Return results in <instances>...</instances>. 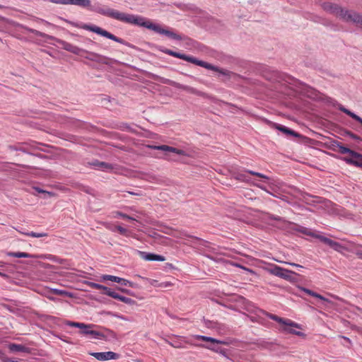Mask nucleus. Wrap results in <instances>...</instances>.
I'll return each instance as SVG.
<instances>
[{"instance_id": "nucleus-1", "label": "nucleus", "mask_w": 362, "mask_h": 362, "mask_svg": "<svg viewBox=\"0 0 362 362\" xmlns=\"http://www.w3.org/2000/svg\"><path fill=\"white\" fill-rule=\"evenodd\" d=\"M69 5L78 6L126 23L146 28L172 40L177 41L187 40L190 45L195 43L194 41L187 36L175 33L173 28H163L159 24L154 23L145 17L120 12L108 6H103L99 2H95L92 4L90 0H69Z\"/></svg>"}, {"instance_id": "nucleus-2", "label": "nucleus", "mask_w": 362, "mask_h": 362, "mask_svg": "<svg viewBox=\"0 0 362 362\" xmlns=\"http://www.w3.org/2000/svg\"><path fill=\"white\" fill-rule=\"evenodd\" d=\"M161 52L166 54H168L170 56H172V57H176L178 59H181L186 62H190V63L196 64L197 66H199L201 67H204L206 69L218 72L219 74H221L223 76H230V75L233 74V73L231 71H230L227 69H220L218 66H216L211 64L207 63V62L202 61V60H199L192 56L186 55L185 54L173 51V50L167 49V48L161 49Z\"/></svg>"}, {"instance_id": "nucleus-3", "label": "nucleus", "mask_w": 362, "mask_h": 362, "mask_svg": "<svg viewBox=\"0 0 362 362\" xmlns=\"http://www.w3.org/2000/svg\"><path fill=\"white\" fill-rule=\"evenodd\" d=\"M323 8L325 11L336 15L344 21L362 25V17L354 11L344 10L338 5L332 3H325Z\"/></svg>"}, {"instance_id": "nucleus-4", "label": "nucleus", "mask_w": 362, "mask_h": 362, "mask_svg": "<svg viewBox=\"0 0 362 362\" xmlns=\"http://www.w3.org/2000/svg\"><path fill=\"white\" fill-rule=\"evenodd\" d=\"M295 230L299 233L320 240L321 242L329 245L331 248L336 251H340L343 248L341 245L338 242L334 241L328 238H326L320 235L319 233L313 232L308 228L301 226H297Z\"/></svg>"}, {"instance_id": "nucleus-5", "label": "nucleus", "mask_w": 362, "mask_h": 362, "mask_svg": "<svg viewBox=\"0 0 362 362\" xmlns=\"http://www.w3.org/2000/svg\"><path fill=\"white\" fill-rule=\"evenodd\" d=\"M81 28L88 30V31L93 32L98 35H100L103 37L110 39V40L115 41L118 43H120L122 45L129 46V43L127 42H126L124 40L114 35L113 34L107 32V30H105L97 25H92V24H83L81 26Z\"/></svg>"}, {"instance_id": "nucleus-6", "label": "nucleus", "mask_w": 362, "mask_h": 362, "mask_svg": "<svg viewBox=\"0 0 362 362\" xmlns=\"http://www.w3.org/2000/svg\"><path fill=\"white\" fill-rule=\"evenodd\" d=\"M268 272L269 274L274 275L276 276L280 277L285 280H290L291 279V274H293V272L280 267L277 265H273L270 268L268 269Z\"/></svg>"}, {"instance_id": "nucleus-7", "label": "nucleus", "mask_w": 362, "mask_h": 362, "mask_svg": "<svg viewBox=\"0 0 362 362\" xmlns=\"http://www.w3.org/2000/svg\"><path fill=\"white\" fill-rule=\"evenodd\" d=\"M247 174H250V175H255V176L259 177L260 178H262V179H264L265 180H270L269 177H267V175H265L264 174H262L260 173H257V172H255V171H253V170H245L243 173H238L237 174L236 178L238 180H240V181H243V182H248V183H251L252 182V180L251 178L248 177Z\"/></svg>"}, {"instance_id": "nucleus-8", "label": "nucleus", "mask_w": 362, "mask_h": 362, "mask_svg": "<svg viewBox=\"0 0 362 362\" xmlns=\"http://www.w3.org/2000/svg\"><path fill=\"white\" fill-rule=\"evenodd\" d=\"M65 324L69 327H74L81 329L80 333L83 335H89L92 328L95 327L93 324H85L82 322L66 321Z\"/></svg>"}, {"instance_id": "nucleus-9", "label": "nucleus", "mask_w": 362, "mask_h": 362, "mask_svg": "<svg viewBox=\"0 0 362 362\" xmlns=\"http://www.w3.org/2000/svg\"><path fill=\"white\" fill-rule=\"evenodd\" d=\"M90 355L95 357L97 360L100 361H109V360H116L119 358V355L113 351H106V352H91Z\"/></svg>"}, {"instance_id": "nucleus-10", "label": "nucleus", "mask_w": 362, "mask_h": 362, "mask_svg": "<svg viewBox=\"0 0 362 362\" xmlns=\"http://www.w3.org/2000/svg\"><path fill=\"white\" fill-rule=\"evenodd\" d=\"M57 42L61 45L62 48L71 52L76 55H81L83 53L87 52L86 50L75 46L69 42L64 41L62 40H57Z\"/></svg>"}, {"instance_id": "nucleus-11", "label": "nucleus", "mask_w": 362, "mask_h": 362, "mask_svg": "<svg viewBox=\"0 0 362 362\" xmlns=\"http://www.w3.org/2000/svg\"><path fill=\"white\" fill-rule=\"evenodd\" d=\"M137 253L139 257L146 261H158L163 262L165 260L164 256L156 255L153 253H149L144 251L137 250Z\"/></svg>"}, {"instance_id": "nucleus-12", "label": "nucleus", "mask_w": 362, "mask_h": 362, "mask_svg": "<svg viewBox=\"0 0 362 362\" xmlns=\"http://www.w3.org/2000/svg\"><path fill=\"white\" fill-rule=\"evenodd\" d=\"M299 88H300L301 93L305 95L307 97L313 99L317 97L318 92L310 86L303 83H300Z\"/></svg>"}, {"instance_id": "nucleus-13", "label": "nucleus", "mask_w": 362, "mask_h": 362, "mask_svg": "<svg viewBox=\"0 0 362 362\" xmlns=\"http://www.w3.org/2000/svg\"><path fill=\"white\" fill-rule=\"evenodd\" d=\"M152 148L156 149V150L163 151H165V152L175 153H176L177 155H181V156H186L187 155V153H185V151L181 150V149H178V148H174V147H172V146H167V145L154 146L152 147Z\"/></svg>"}, {"instance_id": "nucleus-14", "label": "nucleus", "mask_w": 362, "mask_h": 362, "mask_svg": "<svg viewBox=\"0 0 362 362\" xmlns=\"http://www.w3.org/2000/svg\"><path fill=\"white\" fill-rule=\"evenodd\" d=\"M162 82L165 84H168L169 86H173L177 88L182 89V90H187L190 93L194 92V89L193 88L188 86L180 84V83H179L176 81H172L170 79L164 78L162 80Z\"/></svg>"}, {"instance_id": "nucleus-15", "label": "nucleus", "mask_w": 362, "mask_h": 362, "mask_svg": "<svg viewBox=\"0 0 362 362\" xmlns=\"http://www.w3.org/2000/svg\"><path fill=\"white\" fill-rule=\"evenodd\" d=\"M204 323L208 328L215 329L220 334H224L226 331V326L217 322L205 320Z\"/></svg>"}, {"instance_id": "nucleus-16", "label": "nucleus", "mask_w": 362, "mask_h": 362, "mask_svg": "<svg viewBox=\"0 0 362 362\" xmlns=\"http://www.w3.org/2000/svg\"><path fill=\"white\" fill-rule=\"evenodd\" d=\"M265 314L269 319L273 320L283 325L297 326V323L289 319H284L282 317H278L277 315L270 314L268 313H265Z\"/></svg>"}, {"instance_id": "nucleus-17", "label": "nucleus", "mask_w": 362, "mask_h": 362, "mask_svg": "<svg viewBox=\"0 0 362 362\" xmlns=\"http://www.w3.org/2000/svg\"><path fill=\"white\" fill-rule=\"evenodd\" d=\"M193 337L198 340H202L204 341H209L213 344H227V343L224 341L218 340L215 338L211 337H206L204 335H194Z\"/></svg>"}, {"instance_id": "nucleus-18", "label": "nucleus", "mask_w": 362, "mask_h": 362, "mask_svg": "<svg viewBox=\"0 0 362 362\" xmlns=\"http://www.w3.org/2000/svg\"><path fill=\"white\" fill-rule=\"evenodd\" d=\"M337 146L339 148V151L342 153V154H345V153H349L350 154L352 158H351L350 159H356V158L358 157V153L353 151V150H351L350 148H347V147H345L343 145H341L340 143H337Z\"/></svg>"}, {"instance_id": "nucleus-19", "label": "nucleus", "mask_w": 362, "mask_h": 362, "mask_svg": "<svg viewBox=\"0 0 362 362\" xmlns=\"http://www.w3.org/2000/svg\"><path fill=\"white\" fill-rule=\"evenodd\" d=\"M293 328H298L300 329V327L298 324H297V326H291V325H284L283 328V331L286 333L293 334L297 336H303L304 334L300 331H296Z\"/></svg>"}, {"instance_id": "nucleus-20", "label": "nucleus", "mask_w": 362, "mask_h": 362, "mask_svg": "<svg viewBox=\"0 0 362 362\" xmlns=\"http://www.w3.org/2000/svg\"><path fill=\"white\" fill-rule=\"evenodd\" d=\"M276 129L279 130L280 132H283L284 134L286 135H291L293 136H298V134L296 132L293 131L292 129H288V127L281 125V124H275Z\"/></svg>"}, {"instance_id": "nucleus-21", "label": "nucleus", "mask_w": 362, "mask_h": 362, "mask_svg": "<svg viewBox=\"0 0 362 362\" xmlns=\"http://www.w3.org/2000/svg\"><path fill=\"white\" fill-rule=\"evenodd\" d=\"M339 110H340L341 112H344L345 114H346L347 115H349V117H351V118H353L356 121H357L358 122H362V118L361 117H360L359 116H358L355 113L351 112L350 110H349L348 109L344 107L343 105H339Z\"/></svg>"}, {"instance_id": "nucleus-22", "label": "nucleus", "mask_w": 362, "mask_h": 362, "mask_svg": "<svg viewBox=\"0 0 362 362\" xmlns=\"http://www.w3.org/2000/svg\"><path fill=\"white\" fill-rule=\"evenodd\" d=\"M110 296L112 297V298L119 300L123 303H125L129 304V305L132 304L134 302V300H132V298L121 296V295L118 294L117 293H110Z\"/></svg>"}, {"instance_id": "nucleus-23", "label": "nucleus", "mask_w": 362, "mask_h": 362, "mask_svg": "<svg viewBox=\"0 0 362 362\" xmlns=\"http://www.w3.org/2000/svg\"><path fill=\"white\" fill-rule=\"evenodd\" d=\"M93 166H95L97 169L102 170H109L112 169L111 165L105 162H100L95 160L91 163Z\"/></svg>"}, {"instance_id": "nucleus-24", "label": "nucleus", "mask_w": 362, "mask_h": 362, "mask_svg": "<svg viewBox=\"0 0 362 362\" xmlns=\"http://www.w3.org/2000/svg\"><path fill=\"white\" fill-rule=\"evenodd\" d=\"M26 191H28L34 194H43L44 198H47V197H50L52 195V193L47 192L45 190L41 189L40 188H39L37 187H33L30 189H26Z\"/></svg>"}, {"instance_id": "nucleus-25", "label": "nucleus", "mask_w": 362, "mask_h": 362, "mask_svg": "<svg viewBox=\"0 0 362 362\" xmlns=\"http://www.w3.org/2000/svg\"><path fill=\"white\" fill-rule=\"evenodd\" d=\"M346 162L362 168V154L359 153L356 159H346Z\"/></svg>"}, {"instance_id": "nucleus-26", "label": "nucleus", "mask_w": 362, "mask_h": 362, "mask_svg": "<svg viewBox=\"0 0 362 362\" xmlns=\"http://www.w3.org/2000/svg\"><path fill=\"white\" fill-rule=\"evenodd\" d=\"M101 278L103 281H111L116 283H119V281H122V278L119 276L108 274L103 275Z\"/></svg>"}, {"instance_id": "nucleus-27", "label": "nucleus", "mask_w": 362, "mask_h": 362, "mask_svg": "<svg viewBox=\"0 0 362 362\" xmlns=\"http://www.w3.org/2000/svg\"><path fill=\"white\" fill-rule=\"evenodd\" d=\"M303 291H304L305 293H307V294H308V295H310V296H311L315 297V298H319V299H320V300H324V301H326V302H327V301H328V300H327V298H325V297H323V296H321L320 294H318V293H315V292H314V291H311V290H310V289H308V288H303Z\"/></svg>"}, {"instance_id": "nucleus-28", "label": "nucleus", "mask_w": 362, "mask_h": 362, "mask_svg": "<svg viewBox=\"0 0 362 362\" xmlns=\"http://www.w3.org/2000/svg\"><path fill=\"white\" fill-rule=\"evenodd\" d=\"M24 235L30 236L33 238H43L47 237V233H35V232H24Z\"/></svg>"}, {"instance_id": "nucleus-29", "label": "nucleus", "mask_w": 362, "mask_h": 362, "mask_svg": "<svg viewBox=\"0 0 362 362\" xmlns=\"http://www.w3.org/2000/svg\"><path fill=\"white\" fill-rule=\"evenodd\" d=\"M89 335H91L93 339H103L105 338V335L96 330L91 329L90 334Z\"/></svg>"}, {"instance_id": "nucleus-30", "label": "nucleus", "mask_w": 362, "mask_h": 362, "mask_svg": "<svg viewBox=\"0 0 362 362\" xmlns=\"http://www.w3.org/2000/svg\"><path fill=\"white\" fill-rule=\"evenodd\" d=\"M8 347L11 352L23 351V346L21 345H17L15 344H10Z\"/></svg>"}, {"instance_id": "nucleus-31", "label": "nucleus", "mask_w": 362, "mask_h": 362, "mask_svg": "<svg viewBox=\"0 0 362 362\" xmlns=\"http://www.w3.org/2000/svg\"><path fill=\"white\" fill-rule=\"evenodd\" d=\"M202 347L204 348H206V349H210V350H212L214 351H216L217 353H221V354H223L224 351L220 348H216L215 346H206V345H202Z\"/></svg>"}, {"instance_id": "nucleus-32", "label": "nucleus", "mask_w": 362, "mask_h": 362, "mask_svg": "<svg viewBox=\"0 0 362 362\" xmlns=\"http://www.w3.org/2000/svg\"><path fill=\"white\" fill-rule=\"evenodd\" d=\"M49 1L57 4L69 5V0H49Z\"/></svg>"}, {"instance_id": "nucleus-33", "label": "nucleus", "mask_w": 362, "mask_h": 362, "mask_svg": "<svg viewBox=\"0 0 362 362\" xmlns=\"http://www.w3.org/2000/svg\"><path fill=\"white\" fill-rule=\"evenodd\" d=\"M117 217H121L122 218H124V219H127V220H132V221H134L135 219L133 218V217H131L125 214H123L122 212H117Z\"/></svg>"}, {"instance_id": "nucleus-34", "label": "nucleus", "mask_w": 362, "mask_h": 362, "mask_svg": "<svg viewBox=\"0 0 362 362\" xmlns=\"http://www.w3.org/2000/svg\"><path fill=\"white\" fill-rule=\"evenodd\" d=\"M168 343L174 348H182V344L180 341H168Z\"/></svg>"}, {"instance_id": "nucleus-35", "label": "nucleus", "mask_w": 362, "mask_h": 362, "mask_svg": "<svg viewBox=\"0 0 362 362\" xmlns=\"http://www.w3.org/2000/svg\"><path fill=\"white\" fill-rule=\"evenodd\" d=\"M118 284H122L123 286H130V287L133 286L132 282H131L127 279H122V281H119Z\"/></svg>"}, {"instance_id": "nucleus-36", "label": "nucleus", "mask_w": 362, "mask_h": 362, "mask_svg": "<svg viewBox=\"0 0 362 362\" xmlns=\"http://www.w3.org/2000/svg\"><path fill=\"white\" fill-rule=\"evenodd\" d=\"M115 229L122 235H126L127 233V230L122 226H116Z\"/></svg>"}, {"instance_id": "nucleus-37", "label": "nucleus", "mask_w": 362, "mask_h": 362, "mask_svg": "<svg viewBox=\"0 0 362 362\" xmlns=\"http://www.w3.org/2000/svg\"><path fill=\"white\" fill-rule=\"evenodd\" d=\"M102 290L104 291V293L107 296H110V293H116V292L112 291L110 288L103 286V288H102Z\"/></svg>"}, {"instance_id": "nucleus-38", "label": "nucleus", "mask_w": 362, "mask_h": 362, "mask_svg": "<svg viewBox=\"0 0 362 362\" xmlns=\"http://www.w3.org/2000/svg\"><path fill=\"white\" fill-rule=\"evenodd\" d=\"M7 255L8 256H12L14 257H23V252H8Z\"/></svg>"}, {"instance_id": "nucleus-39", "label": "nucleus", "mask_w": 362, "mask_h": 362, "mask_svg": "<svg viewBox=\"0 0 362 362\" xmlns=\"http://www.w3.org/2000/svg\"><path fill=\"white\" fill-rule=\"evenodd\" d=\"M90 286L91 288H95V289H102V288H103V285H101V284H99L97 283H93V282L90 283Z\"/></svg>"}, {"instance_id": "nucleus-40", "label": "nucleus", "mask_w": 362, "mask_h": 362, "mask_svg": "<svg viewBox=\"0 0 362 362\" xmlns=\"http://www.w3.org/2000/svg\"><path fill=\"white\" fill-rule=\"evenodd\" d=\"M251 184H252L255 186L258 187L259 188H260L262 190L267 191L266 187L264 185H261L260 183L256 182L255 180H252V182H251Z\"/></svg>"}, {"instance_id": "nucleus-41", "label": "nucleus", "mask_w": 362, "mask_h": 362, "mask_svg": "<svg viewBox=\"0 0 362 362\" xmlns=\"http://www.w3.org/2000/svg\"><path fill=\"white\" fill-rule=\"evenodd\" d=\"M52 292L53 293L57 294V295H62V294L64 293V291H62V290H59V289H57V288L52 289Z\"/></svg>"}, {"instance_id": "nucleus-42", "label": "nucleus", "mask_w": 362, "mask_h": 362, "mask_svg": "<svg viewBox=\"0 0 362 362\" xmlns=\"http://www.w3.org/2000/svg\"><path fill=\"white\" fill-rule=\"evenodd\" d=\"M1 361L2 362H18L17 361L8 358V357L6 356L5 354H4V358H2Z\"/></svg>"}, {"instance_id": "nucleus-43", "label": "nucleus", "mask_w": 362, "mask_h": 362, "mask_svg": "<svg viewBox=\"0 0 362 362\" xmlns=\"http://www.w3.org/2000/svg\"><path fill=\"white\" fill-rule=\"evenodd\" d=\"M177 237L180 238H184L185 237H189V238H192L196 239V238H194L193 236H189L186 233H184V232L180 233V235H178Z\"/></svg>"}, {"instance_id": "nucleus-44", "label": "nucleus", "mask_w": 362, "mask_h": 362, "mask_svg": "<svg viewBox=\"0 0 362 362\" xmlns=\"http://www.w3.org/2000/svg\"><path fill=\"white\" fill-rule=\"evenodd\" d=\"M348 135H349L351 138L354 139V140H360V137H359L358 136H357V135H356V134H353V133H351V132H349V133H348Z\"/></svg>"}, {"instance_id": "nucleus-45", "label": "nucleus", "mask_w": 362, "mask_h": 362, "mask_svg": "<svg viewBox=\"0 0 362 362\" xmlns=\"http://www.w3.org/2000/svg\"><path fill=\"white\" fill-rule=\"evenodd\" d=\"M35 33H36V34H37V35H40V36H45V37H46L47 38L54 39V37H52V36H49V35H45V34H42V33H40V32H38V31H35Z\"/></svg>"}, {"instance_id": "nucleus-46", "label": "nucleus", "mask_w": 362, "mask_h": 362, "mask_svg": "<svg viewBox=\"0 0 362 362\" xmlns=\"http://www.w3.org/2000/svg\"><path fill=\"white\" fill-rule=\"evenodd\" d=\"M25 257H33V258L36 259L37 257H38V256H37V255H30L28 253L24 252V258H25Z\"/></svg>"}, {"instance_id": "nucleus-47", "label": "nucleus", "mask_w": 362, "mask_h": 362, "mask_svg": "<svg viewBox=\"0 0 362 362\" xmlns=\"http://www.w3.org/2000/svg\"><path fill=\"white\" fill-rule=\"evenodd\" d=\"M116 317L117 318L120 319V320H122L129 321V320L127 317H124L123 315H117Z\"/></svg>"}, {"instance_id": "nucleus-48", "label": "nucleus", "mask_w": 362, "mask_h": 362, "mask_svg": "<svg viewBox=\"0 0 362 362\" xmlns=\"http://www.w3.org/2000/svg\"><path fill=\"white\" fill-rule=\"evenodd\" d=\"M288 264L295 267L296 268H302L303 267L300 264H296V263H288Z\"/></svg>"}, {"instance_id": "nucleus-49", "label": "nucleus", "mask_w": 362, "mask_h": 362, "mask_svg": "<svg viewBox=\"0 0 362 362\" xmlns=\"http://www.w3.org/2000/svg\"><path fill=\"white\" fill-rule=\"evenodd\" d=\"M232 265L235 266V267H240V268H243V269H245V267H243V266L240 265V264H238V263H233V264H232Z\"/></svg>"}, {"instance_id": "nucleus-50", "label": "nucleus", "mask_w": 362, "mask_h": 362, "mask_svg": "<svg viewBox=\"0 0 362 362\" xmlns=\"http://www.w3.org/2000/svg\"><path fill=\"white\" fill-rule=\"evenodd\" d=\"M2 358H4V353L0 350V360H1Z\"/></svg>"}, {"instance_id": "nucleus-51", "label": "nucleus", "mask_w": 362, "mask_h": 362, "mask_svg": "<svg viewBox=\"0 0 362 362\" xmlns=\"http://www.w3.org/2000/svg\"><path fill=\"white\" fill-rule=\"evenodd\" d=\"M272 218L274 220H280V218L279 217H276V216H274Z\"/></svg>"}, {"instance_id": "nucleus-52", "label": "nucleus", "mask_w": 362, "mask_h": 362, "mask_svg": "<svg viewBox=\"0 0 362 362\" xmlns=\"http://www.w3.org/2000/svg\"><path fill=\"white\" fill-rule=\"evenodd\" d=\"M23 152H24V153H29V152L27 151V148H26L25 146H24Z\"/></svg>"}, {"instance_id": "nucleus-53", "label": "nucleus", "mask_w": 362, "mask_h": 362, "mask_svg": "<svg viewBox=\"0 0 362 362\" xmlns=\"http://www.w3.org/2000/svg\"><path fill=\"white\" fill-rule=\"evenodd\" d=\"M23 29H24V30H30V29H28V28H25V26L23 27ZM30 31H33V30H30Z\"/></svg>"}, {"instance_id": "nucleus-54", "label": "nucleus", "mask_w": 362, "mask_h": 362, "mask_svg": "<svg viewBox=\"0 0 362 362\" xmlns=\"http://www.w3.org/2000/svg\"><path fill=\"white\" fill-rule=\"evenodd\" d=\"M0 275H1V276H6V275H5V274H2V273H1V272H0Z\"/></svg>"}, {"instance_id": "nucleus-55", "label": "nucleus", "mask_w": 362, "mask_h": 362, "mask_svg": "<svg viewBox=\"0 0 362 362\" xmlns=\"http://www.w3.org/2000/svg\"><path fill=\"white\" fill-rule=\"evenodd\" d=\"M92 55L97 56V54L95 53H92Z\"/></svg>"}, {"instance_id": "nucleus-56", "label": "nucleus", "mask_w": 362, "mask_h": 362, "mask_svg": "<svg viewBox=\"0 0 362 362\" xmlns=\"http://www.w3.org/2000/svg\"><path fill=\"white\" fill-rule=\"evenodd\" d=\"M362 17V16H361ZM357 25H359L360 26H362V24L356 23Z\"/></svg>"}, {"instance_id": "nucleus-57", "label": "nucleus", "mask_w": 362, "mask_h": 362, "mask_svg": "<svg viewBox=\"0 0 362 362\" xmlns=\"http://www.w3.org/2000/svg\"><path fill=\"white\" fill-rule=\"evenodd\" d=\"M120 290H121L122 291H125V290H124V289H123V288H120Z\"/></svg>"}, {"instance_id": "nucleus-58", "label": "nucleus", "mask_w": 362, "mask_h": 362, "mask_svg": "<svg viewBox=\"0 0 362 362\" xmlns=\"http://www.w3.org/2000/svg\"><path fill=\"white\" fill-rule=\"evenodd\" d=\"M360 123H361V124H362V122H360Z\"/></svg>"}, {"instance_id": "nucleus-59", "label": "nucleus", "mask_w": 362, "mask_h": 362, "mask_svg": "<svg viewBox=\"0 0 362 362\" xmlns=\"http://www.w3.org/2000/svg\"><path fill=\"white\" fill-rule=\"evenodd\" d=\"M360 123H361V124H362V122H360Z\"/></svg>"}]
</instances>
